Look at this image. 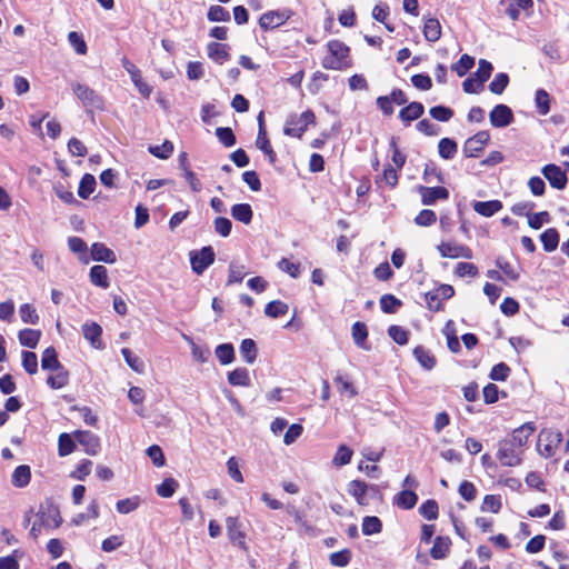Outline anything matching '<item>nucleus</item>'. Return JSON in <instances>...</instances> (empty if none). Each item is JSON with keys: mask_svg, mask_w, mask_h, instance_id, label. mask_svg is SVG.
<instances>
[{"mask_svg": "<svg viewBox=\"0 0 569 569\" xmlns=\"http://www.w3.org/2000/svg\"><path fill=\"white\" fill-rule=\"evenodd\" d=\"M379 302L380 308L385 313H395L397 309L402 306L401 300L390 293L381 296Z\"/></svg>", "mask_w": 569, "mask_h": 569, "instance_id": "46", "label": "nucleus"}, {"mask_svg": "<svg viewBox=\"0 0 569 569\" xmlns=\"http://www.w3.org/2000/svg\"><path fill=\"white\" fill-rule=\"evenodd\" d=\"M423 36L427 41L436 42L441 37V26L438 19L428 18L423 23Z\"/></svg>", "mask_w": 569, "mask_h": 569, "instance_id": "28", "label": "nucleus"}, {"mask_svg": "<svg viewBox=\"0 0 569 569\" xmlns=\"http://www.w3.org/2000/svg\"><path fill=\"white\" fill-rule=\"evenodd\" d=\"M31 479V469L27 465H20L18 466L12 476H11V483L16 488H24L29 485Z\"/></svg>", "mask_w": 569, "mask_h": 569, "instance_id": "25", "label": "nucleus"}, {"mask_svg": "<svg viewBox=\"0 0 569 569\" xmlns=\"http://www.w3.org/2000/svg\"><path fill=\"white\" fill-rule=\"evenodd\" d=\"M425 301H426L427 308L430 311L438 312V311L442 310V299L438 295L436 289L430 290L425 293Z\"/></svg>", "mask_w": 569, "mask_h": 569, "instance_id": "61", "label": "nucleus"}, {"mask_svg": "<svg viewBox=\"0 0 569 569\" xmlns=\"http://www.w3.org/2000/svg\"><path fill=\"white\" fill-rule=\"evenodd\" d=\"M149 152L159 159H168L173 152V144L166 140L160 146L149 147Z\"/></svg>", "mask_w": 569, "mask_h": 569, "instance_id": "58", "label": "nucleus"}, {"mask_svg": "<svg viewBox=\"0 0 569 569\" xmlns=\"http://www.w3.org/2000/svg\"><path fill=\"white\" fill-rule=\"evenodd\" d=\"M177 487L178 482L173 478H167L157 486V493L162 498H170L173 496Z\"/></svg>", "mask_w": 569, "mask_h": 569, "instance_id": "60", "label": "nucleus"}, {"mask_svg": "<svg viewBox=\"0 0 569 569\" xmlns=\"http://www.w3.org/2000/svg\"><path fill=\"white\" fill-rule=\"evenodd\" d=\"M89 278L92 284L102 289H107L110 284L107 268L101 264L91 267Z\"/></svg>", "mask_w": 569, "mask_h": 569, "instance_id": "26", "label": "nucleus"}, {"mask_svg": "<svg viewBox=\"0 0 569 569\" xmlns=\"http://www.w3.org/2000/svg\"><path fill=\"white\" fill-rule=\"evenodd\" d=\"M214 257L211 246L203 247L200 250H191L189 258L192 271L198 276L202 274L214 262Z\"/></svg>", "mask_w": 569, "mask_h": 569, "instance_id": "5", "label": "nucleus"}, {"mask_svg": "<svg viewBox=\"0 0 569 569\" xmlns=\"http://www.w3.org/2000/svg\"><path fill=\"white\" fill-rule=\"evenodd\" d=\"M41 331L26 328L19 331L18 338L20 345L34 349L40 340Z\"/></svg>", "mask_w": 569, "mask_h": 569, "instance_id": "32", "label": "nucleus"}, {"mask_svg": "<svg viewBox=\"0 0 569 569\" xmlns=\"http://www.w3.org/2000/svg\"><path fill=\"white\" fill-rule=\"evenodd\" d=\"M382 529L381 520L376 516H367L362 520V533H379Z\"/></svg>", "mask_w": 569, "mask_h": 569, "instance_id": "54", "label": "nucleus"}, {"mask_svg": "<svg viewBox=\"0 0 569 569\" xmlns=\"http://www.w3.org/2000/svg\"><path fill=\"white\" fill-rule=\"evenodd\" d=\"M221 365H229L234 360V348L231 343H221L214 350Z\"/></svg>", "mask_w": 569, "mask_h": 569, "instance_id": "41", "label": "nucleus"}, {"mask_svg": "<svg viewBox=\"0 0 569 569\" xmlns=\"http://www.w3.org/2000/svg\"><path fill=\"white\" fill-rule=\"evenodd\" d=\"M430 116L441 122H448L453 117V110L445 106H436L429 110Z\"/></svg>", "mask_w": 569, "mask_h": 569, "instance_id": "56", "label": "nucleus"}, {"mask_svg": "<svg viewBox=\"0 0 569 569\" xmlns=\"http://www.w3.org/2000/svg\"><path fill=\"white\" fill-rule=\"evenodd\" d=\"M422 541L426 545L433 543L430 555L433 559H442L446 557V555L449 551V547L451 545V541L449 539V536H437L436 539L432 541V536H422Z\"/></svg>", "mask_w": 569, "mask_h": 569, "instance_id": "16", "label": "nucleus"}, {"mask_svg": "<svg viewBox=\"0 0 569 569\" xmlns=\"http://www.w3.org/2000/svg\"><path fill=\"white\" fill-rule=\"evenodd\" d=\"M509 84V76L505 72H499L495 76L493 80L489 83V90L495 94H501Z\"/></svg>", "mask_w": 569, "mask_h": 569, "instance_id": "49", "label": "nucleus"}, {"mask_svg": "<svg viewBox=\"0 0 569 569\" xmlns=\"http://www.w3.org/2000/svg\"><path fill=\"white\" fill-rule=\"evenodd\" d=\"M21 555L19 550H14L9 556L0 557V569H19V558Z\"/></svg>", "mask_w": 569, "mask_h": 569, "instance_id": "64", "label": "nucleus"}, {"mask_svg": "<svg viewBox=\"0 0 569 569\" xmlns=\"http://www.w3.org/2000/svg\"><path fill=\"white\" fill-rule=\"evenodd\" d=\"M216 136L221 144L227 148L233 147L237 142L236 136L231 128L229 127H219L216 129Z\"/></svg>", "mask_w": 569, "mask_h": 569, "instance_id": "50", "label": "nucleus"}, {"mask_svg": "<svg viewBox=\"0 0 569 569\" xmlns=\"http://www.w3.org/2000/svg\"><path fill=\"white\" fill-rule=\"evenodd\" d=\"M489 120L495 128H505L513 121L512 110L506 104H497L489 113Z\"/></svg>", "mask_w": 569, "mask_h": 569, "instance_id": "15", "label": "nucleus"}, {"mask_svg": "<svg viewBox=\"0 0 569 569\" xmlns=\"http://www.w3.org/2000/svg\"><path fill=\"white\" fill-rule=\"evenodd\" d=\"M231 216L243 224H249L253 217L252 208L249 203H237L231 207Z\"/></svg>", "mask_w": 569, "mask_h": 569, "instance_id": "29", "label": "nucleus"}, {"mask_svg": "<svg viewBox=\"0 0 569 569\" xmlns=\"http://www.w3.org/2000/svg\"><path fill=\"white\" fill-rule=\"evenodd\" d=\"M510 368L507 363L500 362L492 367L489 377L495 381H506L510 375Z\"/></svg>", "mask_w": 569, "mask_h": 569, "instance_id": "62", "label": "nucleus"}, {"mask_svg": "<svg viewBox=\"0 0 569 569\" xmlns=\"http://www.w3.org/2000/svg\"><path fill=\"white\" fill-rule=\"evenodd\" d=\"M208 57L218 64H223L230 59L229 46L220 42H210L207 46Z\"/></svg>", "mask_w": 569, "mask_h": 569, "instance_id": "19", "label": "nucleus"}, {"mask_svg": "<svg viewBox=\"0 0 569 569\" xmlns=\"http://www.w3.org/2000/svg\"><path fill=\"white\" fill-rule=\"evenodd\" d=\"M19 315L24 323L36 325L39 321V315L36 308L30 303H23L20 306Z\"/></svg>", "mask_w": 569, "mask_h": 569, "instance_id": "51", "label": "nucleus"}, {"mask_svg": "<svg viewBox=\"0 0 569 569\" xmlns=\"http://www.w3.org/2000/svg\"><path fill=\"white\" fill-rule=\"evenodd\" d=\"M475 66V58L465 53L460 59L451 64V70L459 77H463Z\"/></svg>", "mask_w": 569, "mask_h": 569, "instance_id": "43", "label": "nucleus"}, {"mask_svg": "<svg viewBox=\"0 0 569 569\" xmlns=\"http://www.w3.org/2000/svg\"><path fill=\"white\" fill-rule=\"evenodd\" d=\"M289 310V306L281 300H273L264 307V315L269 318L277 319L284 316Z\"/></svg>", "mask_w": 569, "mask_h": 569, "instance_id": "39", "label": "nucleus"}, {"mask_svg": "<svg viewBox=\"0 0 569 569\" xmlns=\"http://www.w3.org/2000/svg\"><path fill=\"white\" fill-rule=\"evenodd\" d=\"M228 382L234 387H249L251 385L247 368H237L228 372Z\"/></svg>", "mask_w": 569, "mask_h": 569, "instance_id": "30", "label": "nucleus"}, {"mask_svg": "<svg viewBox=\"0 0 569 569\" xmlns=\"http://www.w3.org/2000/svg\"><path fill=\"white\" fill-rule=\"evenodd\" d=\"M63 367L58 359L57 350L53 347H48L43 350L41 356V368L43 370L54 371Z\"/></svg>", "mask_w": 569, "mask_h": 569, "instance_id": "24", "label": "nucleus"}, {"mask_svg": "<svg viewBox=\"0 0 569 569\" xmlns=\"http://www.w3.org/2000/svg\"><path fill=\"white\" fill-rule=\"evenodd\" d=\"M76 449L74 439L69 433H61L58 439V453L60 457H66L73 452Z\"/></svg>", "mask_w": 569, "mask_h": 569, "instance_id": "44", "label": "nucleus"}, {"mask_svg": "<svg viewBox=\"0 0 569 569\" xmlns=\"http://www.w3.org/2000/svg\"><path fill=\"white\" fill-rule=\"evenodd\" d=\"M22 367L29 375L38 372V358L32 351H22Z\"/></svg>", "mask_w": 569, "mask_h": 569, "instance_id": "55", "label": "nucleus"}, {"mask_svg": "<svg viewBox=\"0 0 569 569\" xmlns=\"http://www.w3.org/2000/svg\"><path fill=\"white\" fill-rule=\"evenodd\" d=\"M26 521L31 525L29 533H40L41 531H51L57 529L62 519L57 506L44 503L31 517H27Z\"/></svg>", "mask_w": 569, "mask_h": 569, "instance_id": "1", "label": "nucleus"}, {"mask_svg": "<svg viewBox=\"0 0 569 569\" xmlns=\"http://www.w3.org/2000/svg\"><path fill=\"white\" fill-rule=\"evenodd\" d=\"M347 491L357 500L359 505H367L368 493L376 496L378 495L379 489L376 485L368 486L365 481L352 480L349 482Z\"/></svg>", "mask_w": 569, "mask_h": 569, "instance_id": "10", "label": "nucleus"}, {"mask_svg": "<svg viewBox=\"0 0 569 569\" xmlns=\"http://www.w3.org/2000/svg\"><path fill=\"white\" fill-rule=\"evenodd\" d=\"M328 54L322 59L321 66L327 70H346L351 68L350 48L338 39L327 43Z\"/></svg>", "mask_w": 569, "mask_h": 569, "instance_id": "2", "label": "nucleus"}, {"mask_svg": "<svg viewBox=\"0 0 569 569\" xmlns=\"http://www.w3.org/2000/svg\"><path fill=\"white\" fill-rule=\"evenodd\" d=\"M418 501V496L412 490H402L393 498V505L403 510L412 509Z\"/></svg>", "mask_w": 569, "mask_h": 569, "instance_id": "27", "label": "nucleus"}, {"mask_svg": "<svg viewBox=\"0 0 569 569\" xmlns=\"http://www.w3.org/2000/svg\"><path fill=\"white\" fill-rule=\"evenodd\" d=\"M536 427L532 422H526L512 431V438L508 439L513 446L521 448L527 445L529 437L533 433Z\"/></svg>", "mask_w": 569, "mask_h": 569, "instance_id": "21", "label": "nucleus"}, {"mask_svg": "<svg viewBox=\"0 0 569 569\" xmlns=\"http://www.w3.org/2000/svg\"><path fill=\"white\" fill-rule=\"evenodd\" d=\"M536 107L538 112L546 116L550 111V96L543 89H538L535 97Z\"/></svg>", "mask_w": 569, "mask_h": 569, "instance_id": "47", "label": "nucleus"}, {"mask_svg": "<svg viewBox=\"0 0 569 569\" xmlns=\"http://www.w3.org/2000/svg\"><path fill=\"white\" fill-rule=\"evenodd\" d=\"M413 356L420 366L426 370H431L436 366L435 357L422 346H418L413 349Z\"/></svg>", "mask_w": 569, "mask_h": 569, "instance_id": "35", "label": "nucleus"}, {"mask_svg": "<svg viewBox=\"0 0 569 569\" xmlns=\"http://www.w3.org/2000/svg\"><path fill=\"white\" fill-rule=\"evenodd\" d=\"M562 440L563 438L560 431L555 429H542L539 433L537 445L539 453L546 458L552 457Z\"/></svg>", "mask_w": 569, "mask_h": 569, "instance_id": "4", "label": "nucleus"}, {"mask_svg": "<svg viewBox=\"0 0 569 569\" xmlns=\"http://www.w3.org/2000/svg\"><path fill=\"white\" fill-rule=\"evenodd\" d=\"M439 507L436 500L429 499L419 507V513L428 519L433 520L438 517Z\"/></svg>", "mask_w": 569, "mask_h": 569, "instance_id": "53", "label": "nucleus"}, {"mask_svg": "<svg viewBox=\"0 0 569 569\" xmlns=\"http://www.w3.org/2000/svg\"><path fill=\"white\" fill-rule=\"evenodd\" d=\"M121 353L126 363L137 373H143L146 366L143 360L134 355L129 348H122Z\"/></svg>", "mask_w": 569, "mask_h": 569, "instance_id": "37", "label": "nucleus"}, {"mask_svg": "<svg viewBox=\"0 0 569 569\" xmlns=\"http://www.w3.org/2000/svg\"><path fill=\"white\" fill-rule=\"evenodd\" d=\"M122 67L130 74L132 82L138 88L139 92L143 97H149L151 93V87L142 81L140 70L131 63L127 58L122 59Z\"/></svg>", "mask_w": 569, "mask_h": 569, "instance_id": "17", "label": "nucleus"}, {"mask_svg": "<svg viewBox=\"0 0 569 569\" xmlns=\"http://www.w3.org/2000/svg\"><path fill=\"white\" fill-rule=\"evenodd\" d=\"M91 257L94 261L106 263H114L117 261L116 253L102 242H94L91 246Z\"/></svg>", "mask_w": 569, "mask_h": 569, "instance_id": "22", "label": "nucleus"}, {"mask_svg": "<svg viewBox=\"0 0 569 569\" xmlns=\"http://www.w3.org/2000/svg\"><path fill=\"white\" fill-rule=\"evenodd\" d=\"M306 130V124L301 123L297 116H290L286 120L283 133L289 137L301 138Z\"/></svg>", "mask_w": 569, "mask_h": 569, "instance_id": "33", "label": "nucleus"}, {"mask_svg": "<svg viewBox=\"0 0 569 569\" xmlns=\"http://www.w3.org/2000/svg\"><path fill=\"white\" fill-rule=\"evenodd\" d=\"M72 90L86 108L103 110L104 101L102 97L87 84L73 83Z\"/></svg>", "mask_w": 569, "mask_h": 569, "instance_id": "6", "label": "nucleus"}, {"mask_svg": "<svg viewBox=\"0 0 569 569\" xmlns=\"http://www.w3.org/2000/svg\"><path fill=\"white\" fill-rule=\"evenodd\" d=\"M207 18L211 22H227L230 20V12L219 4H213L209 8Z\"/></svg>", "mask_w": 569, "mask_h": 569, "instance_id": "45", "label": "nucleus"}, {"mask_svg": "<svg viewBox=\"0 0 569 569\" xmlns=\"http://www.w3.org/2000/svg\"><path fill=\"white\" fill-rule=\"evenodd\" d=\"M502 209L500 200L477 201L473 203V210L483 217H492Z\"/></svg>", "mask_w": 569, "mask_h": 569, "instance_id": "23", "label": "nucleus"}, {"mask_svg": "<svg viewBox=\"0 0 569 569\" xmlns=\"http://www.w3.org/2000/svg\"><path fill=\"white\" fill-rule=\"evenodd\" d=\"M497 458L502 466L516 467L521 463V451L508 439H503L498 442Z\"/></svg>", "mask_w": 569, "mask_h": 569, "instance_id": "8", "label": "nucleus"}, {"mask_svg": "<svg viewBox=\"0 0 569 569\" xmlns=\"http://www.w3.org/2000/svg\"><path fill=\"white\" fill-rule=\"evenodd\" d=\"M96 188V178L90 174L86 173L80 180L79 188H78V196L81 199H88L89 196L94 191Z\"/></svg>", "mask_w": 569, "mask_h": 569, "instance_id": "42", "label": "nucleus"}, {"mask_svg": "<svg viewBox=\"0 0 569 569\" xmlns=\"http://www.w3.org/2000/svg\"><path fill=\"white\" fill-rule=\"evenodd\" d=\"M437 214L433 210L423 209L415 218V223L421 227H429L436 223Z\"/></svg>", "mask_w": 569, "mask_h": 569, "instance_id": "63", "label": "nucleus"}, {"mask_svg": "<svg viewBox=\"0 0 569 569\" xmlns=\"http://www.w3.org/2000/svg\"><path fill=\"white\" fill-rule=\"evenodd\" d=\"M68 41L78 54L87 53V50H88L87 43L80 33H78L76 31L69 32Z\"/></svg>", "mask_w": 569, "mask_h": 569, "instance_id": "57", "label": "nucleus"}, {"mask_svg": "<svg viewBox=\"0 0 569 569\" xmlns=\"http://www.w3.org/2000/svg\"><path fill=\"white\" fill-rule=\"evenodd\" d=\"M389 337L398 345L405 346L408 343L409 331L400 326L392 325L388 328Z\"/></svg>", "mask_w": 569, "mask_h": 569, "instance_id": "52", "label": "nucleus"}, {"mask_svg": "<svg viewBox=\"0 0 569 569\" xmlns=\"http://www.w3.org/2000/svg\"><path fill=\"white\" fill-rule=\"evenodd\" d=\"M240 355L244 362L252 365L258 357V348L254 340L247 338L240 343Z\"/></svg>", "mask_w": 569, "mask_h": 569, "instance_id": "31", "label": "nucleus"}, {"mask_svg": "<svg viewBox=\"0 0 569 569\" xmlns=\"http://www.w3.org/2000/svg\"><path fill=\"white\" fill-rule=\"evenodd\" d=\"M457 151V142L450 138H442L438 143L439 156L445 160H451Z\"/></svg>", "mask_w": 569, "mask_h": 569, "instance_id": "36", "label": "nucleus"}, {"mask_svg": "<svg viewBox=\"0 0 569 569\" xmlns=\"http://www.w3.org/2000/svg\"><path fill=\"white\" fill-rule=\"evenodd\" d=\"M542 174L549 181L552 188L558 190H562L566 188L568 179L567 174L557 164H546L542 170Z\"/></svg>", "mask_w": 569, "mask_h": 569, "instance_id": "14", "label": "nucleus"}, {"mask_svg": "<svg viewBox=\"0 0 569 569\" xmlns=\"http://www.w3.org/2000/svg\"><path fill=\"white\" fill-rule=\"evenodd\" d=\"M490 134L488 131H479L471 138L467 139L463 144V153L468 158H477L488 143Z\"/></svg>", "mask_w": 569, "mask_h": 569, "instance_id": "9", "label": "nucleus"}, {"mask_svg": "<svg viewBox=\"0 0 569 569\" xmlns=\"http://www.w3.org/2000/svg\"><path fill=\"white\" fill-rule=\"evenodd\" d=\"M493 70L492 63L486 59H480L478 69L470 74L463 82L462 89L466 93H479L483 90L485 82L490 78Z\"/></svg>", "mask_w": 569, "mask_h": 569, "instance_id": "3", "label": "nucleus"}, {"mask_svg": "<svg viewBox=\"0 0 569 569\" xmlns=\"http://www.w3.org/2000/svg\"><path fill=\"white\" fill-rule=\"evenodd\" d=\"M56 375L49 376L47 379V385L51 389H61L69 383V372L64 367L61 369L54 370Z\"/></svg>", "mask_w": 569, "mask_h": 569, "instance_id": "38", "label": "nucleus"}, {"mask_svg": "<svg viewBox=\"0 0 569 569\" xmlns=\"http://www.w3.org/2000/svg\"><path fill=\"white\" fill-rule=\"evenodd\" d=\"M540 240L543 246V250L552 252L558 248L559 233L556 228H548L540 234Z\"/></svg>", "mask_w": 569, "mask_h": 569, "instance_id": "34", "label": "nucleus"}, {"mask_svg": "<svg viewBox=\"0 0 569 569\" xmlns=\"http://www.w3.org/2000/svg\"><path fill=\"white\" fill-rule=\"evenodd\" d=\"M351 335L355 343L360 347L368 349L366 347V340L368 338V329L363 322L357 321L352 325Z\"/></svg>", "mask_w": 569, "mask_h": 569, "instance_id": "40", "label": "nucleus"}, {"mask_svg": "<svg viewBox=\"0 0 569 569\" xmlns=\"http://www.w3.org/2000/svg\"><path fill=\"white\" fill-rule=\"evenodd\" d=\"M440 256L442 258H451V259H458V258H465V259H471L472 258V250L465 244H460L457 242H441L437 247Z\"/></svg>", "mask_w": 569, "mask_h": 569, "instance_id": "11", "label": "nucleus"}, {"mask_svg": "<svg viewBox=\"0 0 569 569\" xmlns=\"http://www.w3.org/2000/svg\"><path fill=\"white\" fill-rule=\"evenodd\" d=\"M418 192L421 196V202L425 206H432L438 200H448L449 199V191L445 187L419 186Z\"/></svg>", "mask_w": 569, "mask_h": 569, "instance_id": "13", "label": "nucleus"}, {"mask_svg": "<svg viewBox=\"0 0 569 569\" xmlns=\"http://www.w3.org/2000/svg\"><path fill=\"white\" fill-rule=\"evenodd\" d=\"M83 337L90 342L94 349H102L103 343L101 340L102 328L97 322H86L82 326Z\"/></svg>", "mask_w": 569, "mask_h": 569, "instance_id": "18", "label": "nucleus"}, {"mask_svg": "<svg viewBox=\"0 0 569 569\" xmlns=\"http://www.w3.org/2000/svg\"><path fill=\"white\" fill-rule=\"evenodd\" d=\"M140 503V498L134 496L126 499H121L117 502L116 508L117 511L123 515H127L138 508Z\"/></svg>", "mask_w": 569, "mask_h": 569, "instance_id": "59", "label": "nucleus"}, {"mask_svg": "<svg viewBox=\"0 0 569 569\" xmlns=\"http://www.w3.org/2000/svg\"><path fill=\"white\" fill-rule=\"evenodd\" d=\"M74 439L81 445L86 453L96 456L100 450V439L89 430H77L73 433Z\"/></svg>", "mask_w": 569, "mask_h": 569, "instance_id": "12", "label": "nucleus"}, {"mask_svg": "<svg viewBox=\"0 0 569 569\" xmlns=\"http://www.w3.org/2000/svg\"><path fill=\"white\" fill-rule=\"evenodd\" d=\"M425 112V107L421 102H410L399 111V118L405 126H409L411 121L419 119Z\"/></svg>", "mask_w": 569, "mask_h": 569, "instance_id": "20", "label": "nucleus"}, {"mask_svg": "<svg viewBox=\"0 0 569 569\" xmlns=\"http://www.w3.org/2000/svg\"><path fill=\"white\" fill-rule=\"evenodd\" d=\"M293 12L290 9L270 10L259 18V26L262 30H272L284 24Z\"/></svg>", "mask_w": 569, "mask_h": 569, "instance_id": "7", "label": "nucleus"}, {"mask_svg": "<svg viewBox=\"0 0 569 569\" xmlns=\"http://www.w3.org/2000/svg\"><path fill=\"white\" fill-rule=\"evenodd\" d=\"M353 451L347 447L346 445H340L337 449V452L332 459V463L336 467H342L348 465L351 461Z\"/></svg>", "mask_w": 569, "mask_h": 569, "instance_id": "48", "label": "nucleus"}]
</instances>
